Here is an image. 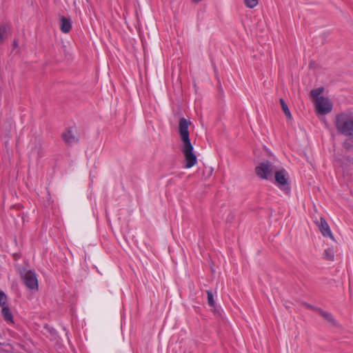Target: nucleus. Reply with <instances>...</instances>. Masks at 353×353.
<instances>
[{
	"mask_svg": "<svg viewBox=\"0 0 353 353\" xmlns=\"http://www.w3.org/2000/svg\"><path fill=\"white\" fill-rule=\"evenodd\" d=\"M314 103L316 112L319 114H327L332 111V104L327 98L317 97Z\"/></svg>",
	"mask_w": 353,
	"mask_h": 353,
	"instance_id": "nucleus-4",
	"label": "nucleus"
},
{
	"mask_svg": "<svg viewBox=\"0 0 353 353\" xmlns=\"http://www.w3.org/2000/svg\"><path fill=\"white\" fill-rule=\"evenodd\" d=\"M1 312L4 319L6 321L13 323V316L8 305L2 307Z\"/></svg>",
	"mask_w": 353,
	"mask_h": 353,
	"instance_id": "nucleus-12",
	"label": "nucleus"
},
{
	"mask_svg": "<svg viewBox=\"0 0 353 353\" xmlns=\"http://www.w3.org/2000/svg\"><path fill=\"white\" fill-rule=\"evenodd\" d=\"M317 224L323 236H327L331 239H334V236L331 232L330 228L325 219L321 217Z\"/></svg>",
	"mask_w": 353,
	"mask_h": 353,
	"instance_id": "nucleus-9",
	"label": "nucleus"
},
{
	"mask_svg": "<svg viewBox=\"0 0 353 353\" xmlns=\"http://www.w3.org/2000/svg\"><path fill=\"white\" fill-rule=\"evenodd\" d=\"M3 31L0 28V42L3 40Z\"/></svg>",
	"mask_w": 353,
	"mask_h": 353,
	"instance_id": "nucleus-22",
	"label": "nucleus"
},
{
	"mask_svg": "<svg viewBox=\"0 0 353 353\" xmlns=\"http://www.w3.org/2000/svg\"><path fill=\"white\" fill-rule=\"evenodd\" d=\"M62 137L65 143L68 144H72L78 141L75 135V130L70 128L67 129L62 134Z\"/></svg>",
	"mask_w": 353,
	"mask_h": 353,
	"instance_id": "nucleus-10",
	"label": "nucleus"
},
{
	"mask_svg": "<svg viewBox=\"0 0 353 353\" xmlns=\"http://www.w3.org/2000/svg\"><path fill=\"white\" fill-rule=\"evenodd\" d=\"M25 285L30 290H38V280L34 272L26 271L23 275Z\"/></svg>",
	"mask_w": 353,
	"mask_h": 353,
	"instance_id": "nucleus-7",
	"label": "nucleus"
},
{
	"mask_svg": "<svg viewBox=\"0 0 353 353\" xmlns=\"http://www.w3.org/2000/svg\"><path fill=\"white\" fill-rule=\"evenodd\" d=\"M276 170V167L272 163L269 161H263L256 167L255 172L261 179L272 180Z\"/></svg>",
	"mask_w": 353,
	"mask_h": 353,
	"instance_id": "nucleus-2",
	"label": "nucleus"
},
{
	"mask_svg": "<svg viewBox=\"0 0 353 353\" xmlns=\"http://www.w3.org/2000/svg\"><path fill=\"white\" fill-rule=\"evenodd\" d=\"M70 20L62 17L61 19V30L64 33H68L71 30Z\"/></svg>",
	"mask_w": 353,
	"mask_h": 353,
	"instance_id": "nucleus-11",
	"label": "nucleus"
},
{
	"mask_svg": "<svg viewBox=\"0 0 353 353\" xmlns=\"http://www.w3.org/2000/svg\"><path fill=\"white\" fill-rule=\"evenodd\" d=\"M244 3L248 8H254L258 5L259 0H244Z\"/></svg>",
	"mask_w": 353,
	"mask_h": 353,
	"instance_id": "nucleus-15",
	"label": "nucleus"
},
{
	"mask_svg": "<svg viewBox=\"0 0 353 353\" xmlns=\"http://www.w3.org/2000/svg\"><path fill=\"white\" fill-rule=\"evenodd\" d=\"M335 125L339 132L346 136H351L353 134V115L348 112L338 114Z\"/></svg>",
	"mask_w": 353,
	"mask_h": 353,
	"instance_id": "nucleus-1",
	"label": "nucleus"
},
{
	"mask_svg": "<svg viewBox=\"0 0 353 353\" xmlns=\"http://www.w3.org/2000/svg\"><path fill=\"white\" fill-rule=\"evenodd\" d=\"M319 314L323 317L325 318L326 320H327L328 321L332 323H334V319L332 316L331 314L328 313V312H324V311H322V310H320L319 311Z\"/></svg>",
	"mask_w": 353,
	"mask_h": 353,
	"instance_id": "nucleus-17",
	"label": "nucleus"
},
{
	"mask_svg": "<svg viewBox=\"0 0 353 353\" xmlns=\"http://www.w3.org/2000/svg\"><path fill=\"white\" fill-rule=\"evenodd\" d=\"M191 125V121L185 119L181 118L179 123V132L180 135L182 144L190 143L189 138V126Z\"/></svg>",
	"mask_w": 353,
	"mask_h": 353,
	"instance_id": "nucleus-5",
	"label": "nucleus"
},
{
	"mask_svg": "<svg viewBox=\"0 0 353 353\" xmlns=\"http://www.w3.org/2000/svg\"><path fill=\"white\" fill-rule=\"evenodd\" d=\"M206 293H207V296H208V303L209 305L211 307H214L215 305V301L214 300V296H213L212 292L207 290Z\"/></svg>",
	"mask_w": 353,
	"mask_h": 353,
	"instance_id": "nucleus-18",
	"label": "nucleus"
},
{
	"mask_svg": "<svg viewBox=\"0 0 353 353\" xmlns=\"http://www.w3.org/2000/svg\"><path fill=\"white\" fill-rule=\"evenodd\" d=\"M324 256H325V258H326L327 259L333 260V259H334L333 250L330 248L327 250H325L324 252Z\"/></svg>",
	"mask_w": 353,
	"mask_h": 353,
	"instance_id": "nucleus-19",
	"label": "nucleus"
},
{
	"mask_svg": "<svg viewBox=\"0 0 353 353\" xmlns=\"http://www.w3.org/2000/svg\"><path fill=\"white\" fill-rule=\"evenodd\" d=\"M323 88H319L316 89H314L311 91L310 94L311 96L314 99V101H316V99L317 97H321L320 94L323 92Z\"/></svg>",
	"mask_w": 353,
	"mask_h": 353,
	"instance_id": "nucleus-14",
	"label": "nucleus"
},
{
	"mask_svg": "<svg viewBox=\"0 0 353 353\" xmlns=\"http://www.w3.org/2000/svg\"><path fill=\"white\" fill-rule=\"evenodd\" d=\"M274 174L276 184L282 190H289L287 172L284 169L276 170Z\"/></svg>",
	"mask_w": 353,
	"mask_h": 353,
	"instance_id": "nucleus-6",
	"label": "nucleus"
},
{
	"mask_svg": "<svg viewBox=\"0 0 353 353\" xmlns=\"http://www.w3.org/2000/svg\"><path fill=\"white\" fill-rule=\"evenodd\" d=\"M43 154L42 141L40 139L35 138L30 143V156L34 159H39Z\"/></svg>",
	"mask_w": 353,
	"mask_h": 353,
	"instance_id": "nucleus-8",
	"label": "nucleus"
},
{
	"mask_svg": "<svg viewBox=\"0 0 353 353\" xmlns=\"http://www.w3.org/2000/svg\"><path fill=\"white\" fill-rule=\"evenodd\" d=\"M344 148L348 150L353 149V137H350L347 139L344 143H343Z\"/></svg>",
	"mask_w": 353,
	"mask_h": 353,
	"instance_id": "nucleus-16",
	"label": "nucleus"
},
{
	"mask_svg": "<svg viewBox=\"0 0 353 353\" xmlns=\"http://www.w3.org/2000/svg\"><path fill=\"white\" fill-rule=\"evenodd\" d=\"M212 172H213V168H211V167H206L205 168L204 172H203V174L205 175L206 178H208V177H210L212 175Z\"/></svg>",
	"mask_w": 353,
	"mask_h": 353,
	"instance_id": "nucleus-21",
	"label": "nucleus"
},
{
	"mask_svg": "<svg viewBox=\"0 0 353 353\" xmlns=\"http://www.w3.org/2000/svg\"><path fill=\"white\" fill-rule=\"evenodd\" d=\"M280 103H281V107H282V109L285 113V114L286 115V117L290 119L292 118V114L290 112V110L287 105V104L285 103L284 100L283 99H280Z\"/></svg>",
	"mask_w": 353,
	"mask_h": 353,
	"instance_id": "nucleus-13",
	"label": "nucleus"
},
{
	"mask_svg": "<svg viewBox=\"0 0 353 353\" xmlns=\"http://www.w3.org/2000/svg\"><path fill=\"white\" fill-rule=\"evenodd\" d=\"M6 295L3 292H0V305L1 307L8 305L6 303Z\"/></svg>",
	"mask_w": 353,
	"mask_h": 353,
	"instance_id": "nucleus-20",
	"label": "nucleus"
},
{
	"mask_svg": "<svg viewBox=\"0 0 353 353\" xmlns=\"http://www.w3.org/2000/svg\"><path fill=\"white\" fill-rule=\"evenodd\" d=\"M181 151L185 157L184 167L185 168H191L197 163V157L194 153V148L191 142L182 144Z\"/></svg>",
	"mask_w": 353,
	"mask_h": 353,
	"instance_id": "nucleus-3",
	"label": "nucleus"
}]
</instances>
